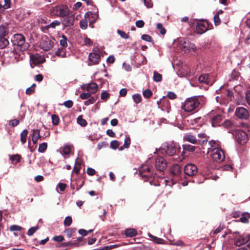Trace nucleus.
Here are the masks:
<instances>
[{"label": "nucleus", "mask_w": 250, "mask_h": 250, "mask_svg": "<svg viewBox=\"0 0 250 250\" xmlns=\"http://www.w3.org/2000/svg\"><path fill=\"white\" fill-rule=\"evenodd\" d=\"M175 44L182 52L187 53L191 51L195 52L196 49L195 45L184 38H179L175 41Z\"/></svg>", "instance_id": "nucleus-1"}, {"label": "nucleus", "mask_w": 250, "mask_h": 250, "mask_svg": "<svg viewBox=\"0 0 250 250\" xmlns=\"http://www.w3.org/2000/svg\"><path fill=\"white\" fill-rule=\"evenodd\" d=\"M200 104L199 97L194 96L188 98L182 104V108L186 112L194 110Z\"/></svg>", "instance_id": "nucleus-2"}, {"label": "nucleus", "mask_w": 250, "mask_h": 250, "mask_svg": "<svg viewBox=\"0 0 250 250\" xmlns=\"http://www.w3.org/2000/svg\"><path fill=\"white\" fill-rule=\"evenodd\" d=\"M13 45L20 47L22 51L27 50L29 47V44L25 42L24 36L21 34H14L11 39Z\"/></svg>", "instance_id": "nucleus-3"}, {"label": "nucleus", "mask_w": 250, "mask_h": 250, "mask_svg": "<svg viewBox=\"0 0 250 250\" xmlns=\"http://www.w3.org/2000/svg\"><path fill=\"white\" fill-rule=\"evenodd\" d=\"M207 154L213 161L217 162H222L225 159L224 153L220 148H213L210 150H208Z\"/></svg>", "instance_id": "nucleus-4"}, {"label": "nucleus", "mask_w": 250, "mask_h": 250, "mask_svg": "<svg viewBox=\"0 0 250 250\" xmlns=\"http://www.w3.org/2000/svg\"><path fill=\"white\" fill-rule=\"evenodd\" d=\"M55 42V40L54 38L44 36L40 42L39 46L44 51H48L53 47Z\"/></svg>", "instance_id": "nucleus-5"}, {"label": "nucleus", "mask_w": 250, "mask_h": 250, "mask_svg": "<svg viewBox=\"0 0 250 250\" xmlns=\"http://www.w3.org/2000/svg\"><path fill=\"white\" fill-rule=\"evenodd\" d=\"M235 115L240 119L247 120L249 118L250 114L247 108L240 106L236 108Z\"/></svg>", "instance_id": "nucleus-6"}, {"label": "nucleus", "mask_w": 250, "mask_h": 250, "mask_svg": "<svg viewBox=\"0 0 250 250\" xmlns=\"http://www.w3.org/2000/svg\"><path fill=\"white\" fill-rule=\"evenodd\" d=\"M232 134L240 144L245 143L247 140V134L239 127L234 130Z\"/></svg>", "instance_id": "nucleus-7"}, {"label": "nucleus", "mask_w": 250, "mask_h": 250, "mask_svg": "<svg viewBox=\"0 0 250 250\" xmlns=\"http://www.w3.org/2000/svg\"><path fill=\"white\" fill-rule=\"evenodd\" d=\"M184 171L187 175L192 176L197 173V167L193 164H189L185 167Z\"/></svg>", "instance_id": "nucleus-8"}, {"label": "nucleus", "mask_w": 250, "mask_h": 250, "mask_svg": "<svg viewBox=\"0 0 250 250\" xmlns=\"http://www.w3.org/2000/svg\"><path fill=\"white\" fill-rule=\"evenodd\" d=\"M250 239V235H243L236 237L234 239V243L237 246H241L247 243Z\"/></svg>", "instance_id": "nucleus-9"}, {"label": "nucleus", "mask_w": 250, "mask_h": 250, "mask_svg": "<svg viewBox=\"0 0 250 250\" xmlns=\"http://www.w3.org/2000/svg\"><path fill=\"white\" fill-rule=\"evenodd\" d=\"M176 148L177 146L175 144L171 143L167 146L166 148H163L162 150H164L166 153L169 156H173L177 151Z\"/></svg>", "instance_id": "nucleus-10"}, {"label": "nucleus", "mask_w": 250, "mask_h": 250, "mask_svg": "<svg viewBox=\"0 0 250 250\" xmlns=\"http://www.w3.org/2000/svg\"><path fill=\"white\" fill-rule=\"evenodd\" d=\"M151 167L146 164L143 165L139 169V174L142 177L150 176Z\"/></svg>", "instance_id": "nucleus-11"}, {"label": "nucleus", "mask_w": 250, "mask_h": 250, "mask_svg": "<svg viewBox=\"0 0 250 250\" xmlns=\"http://www.w3.org/2000/svg\"><path fill=\"white\" fill-rule=\"evenodd\" d=\"M84 18L86 19H87L88 21L89 22V24L93 23L95 22L96 21L98 18V12H88L85 13Z\"/></svg>", "instance_id": "nucleus-12"}, {"label": "nucleus", "mask_w": 250, "mask_h": 250, "mask_svg": "<svg viewBox=\"0 0 250 250\" xmlns=\"http://www.w3.org/2000/svg\"><path fill=\"white\" fill-rule=\"evenodd\" d=\"M167 167V163L162 157L157 159L155 162V167L156 169L159 171H163Z\"/></svg>", "instance_id": "nucleus-13"}, {"label": "nucleus", "mask_w": 250, "mask_h": 250, "mask_svg": "<svg viewBox=\"0 0 250 250\" xmlns=\"http://www.w3.org/2000/svg\"><path fill=\"white\" fill-rule=\"evenodd\" d=\"M44 58L42 56L36 54L32 55L30 57V61L35 65H38L40 63H43L45 62Z\"/></svg>", "instance_id": "nucleus-14"}, {"label": "nucleus", "mask_w": 250, "mask_h": 250, "mask_svg": "<svg viewBox=\"0 0 250 250\" xmlns=\"http://www.w3.org/2000/svg\"><path fill=\"white\" fill-rule=\"evenodd\" d=\"M181 77H187L190 75L191 72L189 67L187 65L182 66L179 69Z\"/></svg>", "instance_id": "nucleus-15"}, {"label": "nucleus", "mask_w": 250, "mask_h": 250, "mask_svg": "<svg viewBox=\"0 0 250 250\" xmlns=\"http://www.w3.org/2000/svg\"><path fill=\"white\" fill-rule=\"evenodd\" d=\"M100 59V55L95 52H92L89 54V60L92 62V64L98 63Z\"/></svg>", "instance_id": "nucleus-16"}, {"label": "nucleus", "mask_w": 250, "mask_h": 250, "mask_svg": "<svg viewBox=\"0 0 250 250\" xmlns=\"http://www.w3.org/2000/svg\"><path fill=\"white\" fill-rule=\"evenodd\" d=\"M69 13V9L67 6L64 5H59V14L60 17H66Z\"/></svg>", "instance_id": "nucleus-17"}, {"label": "nucleus", "mask_w": 250, "mask_h": 250, "mask_svg": "<svg viewBox=\"0 0 250 250\" xmlns=\"http://www.w3.org/2000/svg\"><path fill=\"white\" fill-rule=\"evenodd\" d=\"M98 90V86L96 83H92L86 84V90L91 94L95 93Z\"/></svg>", "instance_id": "nucleus-18"}, {"label": "nucleus", "mask_w": 250, "mask_h": 250, "mask_svg": "<svg viewBox=\"0 0 250 250\" xmlns=\"http://www.w3.org/2000/svg\"><path fill=\"white\" fill-rule=\"evenodd\" d=\"M74 18L71 16L66 17L62 20V24L65 27H69L73 25Z\"/></svg>", "instance_id": "nucleus-19"}, {"label": "nucleus", "mask_w": 250, "mask_h": 250, "mask_svg": "<svg viewBox=\"0 0 250 250\" xmlns=\"http://www.w3.org/2000/svg\"><path fill=\"white\" fill-rule=\"evenodd\" d=\"M196 30L198 33L202 34L207 30V28L205 23L200 21L197 23Z\"/></svg>", "instance_id": "nucleus-20"}, {"label": "nucleus", "mask_w": 250, "mask_h": 250, "mask_svg": "<svg viewBox=\"0 0 250 250\" xmlns=\"http://www.w3.org/2000/svg\"><path fill=\"white\" fill-rule=\"evenodd\" d=\"M41 137L40 130L39 129H34L33 130V134L32 136V141L34 144H36L38 141Z\"/></svg>", "instance_id": "nucleus-21"}, {"label": "nucleus", "mask_w": 250, "mask_h": 250, "mask_svg": "<svg viewBox=\"0 0 250 250\" xmlns=\"http://www.w3.org/2000/svg\"><path fill=\"white\" fill-rule=\"evenodd\" d=\"M185 141L189 142L192 144H198V140L196 139L195 137L191 134H186L183 137ZM198 141H199L198 140Z\"/></svg>", "instance_id": "nucleus-22"}, {"label": "nucleus", "mask_w": 250, "mask_h": 250, "mask_svg": "<svg viewBox=\"0 0 250 250\" xmlns=\"http://www.w3.org/2000/svg\"><path fill=\"white\" fill-rule=\"evenodd\" d=\"M137 231L135 229L130 228L125 230V234L126 237H132L137 235Z\"/></svg>", "instance_id": "nucleus-23"}, {"label": "nucleus", "mask_w": 250, "mask_h": 250, "mask_svg": "<svg viewBox=\"0 0 250 250\" xmlns=\"http://www.w3.org/2000/svg\"><path fill=\"white\" fill-rule=\"evenodd\" d=\"M8 33V29L7 28V25L0 26V39H2L3 37H5Z\"/></svg>", "instance_id": "nucleus-24"}, {"label": "nucleus", "mask_w": 250, "mask_h": 250, "mask_svg": "<svg viewBox=\"0 0 250 250\" xmlns=\"http://www.w3.org/2000/svg\"><path fill=\"white\" fill-rule=\"evenodd\" d=\"M222 120V116L217 115L212 118L211 124L212 126H216Z\"/></svg>", "instance_id": "nucleus-25"}, {"label": "nucleus", "mask_w": 250, "mask_h": 250, "mask_svg": "<svg viewBox=\"0 0 250 250\" xmlns=\"http://www.w3.org/2000/svg\"><path fill=\"white\" fill-rule=\"evenodd\" d=\"M61 24L60 21H55L53 22H52L50 24L44 26L42 28L48 30V29L52 28H55L56 26H59Z\"/></svg>", "instance_id": "nucleus-26"}, {"label": "nucleus", "mask_w": 250, "mask_h": 250, "mask_svg": "<svg viewBox=\"0 0 250 250\" xmlns=\"http://www.w3.org/2000/svg\"><path fill=\"white\" fill-rule=\"evenodd\" d=\"M200 83H204L208 84L209 82L208 80V74L201 75L198 78Z\"/></svg>", "instance_id": "nucleus-27"}, {"label": "nucleus", "mask_w": 250, "mask_h": 250, "mask_svg": "<svg viewBox=\"0 0 250 250\" xmlns=\"http://www.w3.org/2000/svg\"><path fill=\"white\" fill-rule=\"evenodd\" d=\"M250 218V214L247 212L243 213L240 218V220L241 222L244 223H247L249 222V219Z\"/></svg>", "instance_id": "nucleus-28"}, {"label": "nucleus", "mask_w": 250, "mask_h": 250, "mask_svg": "<svg viewBox=\"0 0 250 250\" xmlns=\"http://www.w3.org/2000/svg\"><path fill=\"white\" fill-rule=\"evenodd\" d=\"M71 151V148L70 146L69 145H65L63 148L62 152H61V153L63 155H69Z\"/></svg>", "instance_id": "nucleus-29"}, {"label": "nucleus", "mask_w": 250, "mask_h": 250, "mask_svg": "<svg viewBox=\"0 0 250 250\" xmlns=\"http://www.w3.org/2000/svg\"><path fill=\"white\" fill-rule=\"evenodd\" d=\"M28 134V131L26 129L23 130L21 133V141L22 144L26 141V137Z\"/></svg>", "instance_id": "nucleus-30"}, {"label": "nucleus", "mask_w": 250, "mask_h": 250, "mask_svg": "<svg viewBox=\"0 0 250 250\" xmlns=\"http://www.w3.org/2000/svg\"><path fill=\"white\" fill-rule=\"evenodd\" d=\"M209 145H210V147L208 148V150H210L213 148H220L219 143L215 141L211 140L209 141Z\"/></svg>", "instance_id": "nucleus-31"}, {"label": "nucleus", "mask_w": 250, "mask_h": 250, "mask_svg": "<svg viewBox=\"0 0 250 250\" xmlns=\"http://www.w3.org/2000/svg\"><path fill=\"white\" fill-rule=\"evenodd\" d=\"M50 14L52 15L59 16V6L53 7L50 9Z\"/></svg>", "instance_id": "nucleus-32"}, {"label": "nucleus", "mask_w": 250, "mask_h": 250, "mask_svg": "<svg viewBox=\"0 0 250 250\" xmlns=\"http://www.w3.org/2000/svg\"><path fill=\"white\" fill-rule=\"evenodd\" d=\"M47 147V144L46 143H42L39 145L38 148V151L41 153L44 152Z\"/></svg>", "instance_id": "nucleus-33"}, {"label": "nucleus", "mask_w": 250, "mask_h": 250, "mask_svg": "<svg viewBox=\"0 0 250 250\" xmlns=\"http://www.w3.org/2000/svg\"><path fill=\"white\" fill-rule=\"evenodd\" d=\"M0 45L1 48H5L7 45H8L9 42V41L7 39L3 37L2 39H0Z\"/></svg>", "instance_id": "nucleus-34"}, {"label": "nucleus", "mask_w": 250, "mask_h": 250, "mask_svg": "<svg viewBox=\"0 0 250 250\" xmlns=\"http://www.w3.org/2000/svg\"><path fill=\"white\" fill-rule=\"evenodd\" d=\"M87 19L84 18V19H83L80 21V26L82 29H85L87 27Z\"/></svg>", "instance_id": "nucleus-35"}, {"label": "nucleus", "mask_w": 250, "mask_h": 250, "mask_svg": "<svg viewBox=\"0 0 250 250\" xmlns=\"http://www.w3.org/2000/svg\"><path fill=\"white\" fill-rule=\"evenodd\" d=\"M153 80L155 82H159L162 80V75L156 71L153 74Z\"/></svg>", "instance_id": "nucleus-36"}, {"label": "nucleus", "mask_w": 250, "mask_h": 250, "mask_svg": "<svg viewBox=\"0 0 250 250\" xmlns=\"http://www.w3.org/2000/svg\"><path fill=\"white\" fill-rule=\"evenodd\" d=\"M77 123L82 126H84L87 124L86 121L83 119L81 116L78 117Z\"/></svg>", "instance_id": "nucleus-37"}, {"label": "nucleus", "mask_w": 250, "mask_h": 250, "mask_svg": "<svg viewBox=\"0 0 250 250\" xmlns=\"http://www.w3.org/2000/svg\"><path fill=\"white\" fill-rule=\"evenodd\" d=\"M132 98L134 102L136 103V104L140 103L142 101L141 96L139 94H136L133 95Z\"/></svg>", "instance_id": "nucleus-38"}, {"label": "nucleus", "mask_w": 250, "mask_h": 250, "mask_svg": "<svg viewBox=\"0 0 250 250\" xmlns=\"http://www.w3.org/2000/svg\"><path fill=\"white\" fill-rule=\"evenodd\" d=\"M38 229L39 227L38 226L31 228L27 231V235L29 236H32Z\"/></svg>", "instance_id": "nucleus-39"}, {"label": "nucleus", "mask_w": 250, "mask_h": 250, "mask_svg": "<svg viewBox=\"0 0 250 250\" xmlns=\"http://www.w3.org/2000/svg\"><path fill=\"white\" fill-rule=\"evenodd\" d=\"M130 143L131 141L129 137L128 136H126L124 141V144L123 146L125 148H128L130 145Z\"/></svg>", "instance_id": "nucleus-40"}, {"label": "nucleus", "mask_w": 250, "mask_h": 250, "mask_svg": "<svg viewBox=\"0 0 250 250\" xmlns=\"http://www.w3.org/2000/svg\"><path fill=\"white\" fill-rule=\"evenodd\" d=\"M149 237L151 238L154 242L158 244H161L163 243V240L158 238L156 236H154L151 234H148Z\"/></svg>", "instance_id": "nucleus-41"}, {"label": "nucleus", "mask_w": 250, "mask_h": 250, "mask_svg": "<svg viewBox=\"0 0 250 250\" xmlns=\"http://www.w3.org/2000/svg\"><path fill=\"white\" fill-rule=\"evenodd\" d=\"M117 33L123 39H127L129 38L128 34L122 30H118Z\"/></svg>", "instance_id": "nucleus-42"}, {"label": "nucleus", "mask_w": 250, "mask_h": 250, "mask_svg": "<svg viewBox=\"0 0 250 250\" xmlns=\"http://www.w3.org/2000/svg\"><path fill=\"white\" fill-rule=\"evenodd\" d=\"M157 28L160 30V32L162 35H165L166 33V29L163 27V25L159 23L157 24Z\"/></svg>", "instance_id": "nucleus-43"}, {"label": "nucleus", "mask_w": 250, "mask_h": 250, "mask_svg": "<svg viewBox=\"0 0 250 250\" xmlns=\"http://www.w3.org/2000/svg\"><path fill=\"white\" fill-rule=\"evenodd\" d=\"M22 228L18 225H12L9 228V230L11 231H20L21 229Z\"/></svg>", "instance_id": "nucleus-44"}, {"label": "nucleus", "mask_w": 250, "mask_h": 250, "mask_svg": "<svg viewBox=\"0 0 250 250\" xmlns=\"http://www.w3.org/2000/svg\"><path fill=\"white\" fill-rule=\"evenodd\" d=\"M67 38L64 36H62V39L60 41V44L63 47H66L67 45Z\"/></svg>", "instance_id": "nucleus-45"}, {"label": "nucleus", "mask_w": 250, "mask_h": 250, "mask_svg": "<svg viewBox=\"0 0 250 250\" xmlns=\"http://www.w3.org/2000/svg\"><path fill=\"white\" fill-rule=\"evenodd\" d=\"M119 145L120 144L118 141L114 140L111 142L110 147L114 149H116L119 146Z\"/></svg>", "instance_id": "nucleus-46"}, {"label": "nucleus", "mask_w": 250, "mask_h": 250, "mask_svg": "<svg viewBox=\"0 0 250 250\" xmlns=\"http://www.w3.org/2000/svg\"><path fill=\"white\" fill-rule=\"evenodd\" d=\"M56 55L62 58L66 57V53L62 49H59L56 52Z\"/></svg>", "instance_id": "nucleus-47"}, {"label": "nucleus", "mask_w": 250, "mask_h": 250, "mask_svg": "<svg viewBox=\"0 0 250 250\" xmlns=\"http://www.w3.org/2000/svg\"><path fill=\"white\" fill-rule=\"evenodd\" d=\"M72 223V218L70 216L66 217L64 221L65 226H69Z\"/></svg>", "instance_id": "nucleus-48"}, {"label": "nucleus", "mask_w": 250, "mask_h": 250, "mask_svg": "<svg viewBox=\"0 0 250 250\" xmlns=\"http://www.w3.org/2000/svg\"><path fill=\"white\" fill-rule=\"evenodd\" d=\"M143 96L145 98H149L152 95V92L149 89H146L143 91Z\"/></svg>", "instance_id": "nucleus-49"}, {"label": "nucleus", "mask_w": 250, "mask_h": 250, "mask_svg": "<svg viewBox=\"0 0 250 250\" xmlns=\"http://www.w3.org/2000/svg\"><path fill=\"white\" fill-rule=\"evenodd\" d=\"M80 98L82 99L85 100L91 97V94L88 93H83L80 95Z\"/></svg>", "instance_id": "nucleus-50"}, {"label": "nucleus", "mask_w": 250, "mask_h": 250, "mask_svg": "<svg viewBox=\"0 0 250 250\" xmlns=\"http://www.w3.org/2000/svg\"><path fill=\"white\" fill-rule=\"evenodd\" d=\"M52 120L54 125H57L59 123V118L57 115H53L52 116Z\"/></svg>", "instance_id": "nucleus-51"}, {"label": "nucleus", "mask_w": 250, "mask_h": 250, "mask_svg": "<svg viewBox=\"0 0 250 250\" xmlns=\"http://www.w3.org/2000/svg\"><path fill=\"white\" fill-rule=\"evenodd\" d=\"M144 3L147 8H151L153 6L151 0H143Z\"/></svg>", "instance_id": "nucleus-52"}, {"label": "nucleus", "mask_w": 250, "mask_h": 250, "mask_svg": "<svg viewBox=\"0 0 250 250\" xmlns=\"http://www.w3.org/2000/svg\"><path fill=\"white\" fill-rule=\"evenodd\" d=\"M19 124V121L17 119H13L12 120H10L9 122V125L15 126Z\"/></svg>", "instance_id": "nucleus-53"}, {"label": "nucleus", "mask_w": 250, "mask_h": 250, "mask_svg": "<svg viewBox=\"0 0 250 250\" xmlns=\"http://www.w3.org/2000/svg\"><path fill=\"white\" fill-rule=\"evenodd\" d=\"M214 22L215 25H218L221 23L220 19L218 15H215L214 16Z\"/></svg>", "instance_id": "nucleus-54"}, {"label": "nucleus", "mask_w": 250, "mask_h": 250, "mask_svg": "<svg viewBox=\"0 0 250 250\" xmlns=\"http://www.w3.org/2000/svg\"><path fill=\"white\" fill-rule=\"evenodd\" d=\"M144 21L142 20H138L136 21V26L138 28H142L144 25Z\"/></svg>", "instance_id": "nucleus-55"}, {"label": "nucleus", "mask_w": 250, "mask_h": 250, "mask_svg": "<svg viewBox=\"0 0 250 250\" xmlns=\"http://www.w3.org/2000/svg\"><path fill=\"white\" fill-rule=\"evenodd\" d=\"M73 104V102L71 100H68L64 103V106L67 108H71Z\"/></svg>", "instance_id": "nucleus-56"}, {"label": "nucleus", "mask_w": 250, "mask_h": 250, "mask_svg": "<svg viewBox=\"0 0 250 250\" xmlns=\"http://www.w3.org/2000/svg\"><path fill=\"white\" fill-rule=\"evenodd\" d=\"M142 39L149 42L151 41V37L150 36L146 34L143 35L142 36Z\"/></svg>", "instance_id": "nucleus-57"}, {"label": "nucleus", "mask_w": 250, "mask_h": 250, "mask_svg": "<svg viewBox=\"0 0 250 250\" xmlns=\"http://www.w3.org/2000/svg\"><path fill=\"white\" fill-rule=\"evenodd\" d=\"M95 101V99L94 98L89 99L88 100L84 102V104L85 105H88L91 104H93Z\"/></svg>", "instance_id": "nucleus-58"}, {"label": "nucleus", "mask_w": 250, "mask_h": 250, "mask_svg": "<svg viewBox=\"0 0 250 250\" xmlns=\"http://www.w3.org/2000/svg\"><path fill=\"white\" fill-rule=\"evenodd\" d=\"M184 148L186 150H188L190 151H193L195 149V146L191 145H184Z\"/></svg>", "instance_id": "nucleus-59"}, {"label": "nucleus", "mask_w": 250, "mask_h": 250, "mask_svg": "<svg viewBox=\"0 0 250 250\" xmlns=\"http://www.w3.org/2000/svg\"><path fill=\"white\" fill-rule=\"evenodd\" d=\"M53 240L57 242H62L64 238L62 236L59 235V236H56L53 237Z\"/></svg>", "instance_id": "nucleus-60"}, {"label": "nucleus", "mask_w": 250, "mask_h": 250, "mask_svg": "<svg viewBox=\"0 0 250 250\" xmlns=\"http://www.w3.org/2000/svg\"><path fill=\"white\" fill-rule=\"evenodd\" d=\"M95 170L91 167H88L87 169V173L89 175H93L95 174Z\"/></svg>", "instance_id": "nucleus-61"}, {"label": "nucleus", "mask_w": 250, "mask_h": 250, "mask_svg": "<svg viewBox=\"0 0 250 250\" xmlns=\"http://www.w3.org/2000/svg\"><path fill=\"white\" fill-rule=\"evenodd\" d=\"M10 0H4V4L2 6L5 9H8L10 7Z\"/></svg>", "instance_id": "nucleus-62"}, {"label": "nucleus", "mask_w": 250, "mask_h": 250, "mask_svg": "<svg viewBox=\"0 0 250 250\" xmlns=\"http://www.w3.org/2000/svg\"><path fill=\"white\" fill-rule=\"evenodd\" d=\"M167 97L171 100L174 99L176 97V94L172 92H169L167 93Z\"/></svg>", "instance_id": "nucleus-63"}, {"label": "nucleus", "mask_w": 250, "mask_h": 250, "mask_svg": "<svg viewBox=\"0 0 250 250\" xmlns=\"http://www.w3.org/2000/svg\"><path fill=\"white\" fill-rule=\"evenodd\" d=\"M246 100L249 105H250V91L248 92L246 94Z\"/></svg>", "instance_id": "nucleus-64"}]
</instances>
